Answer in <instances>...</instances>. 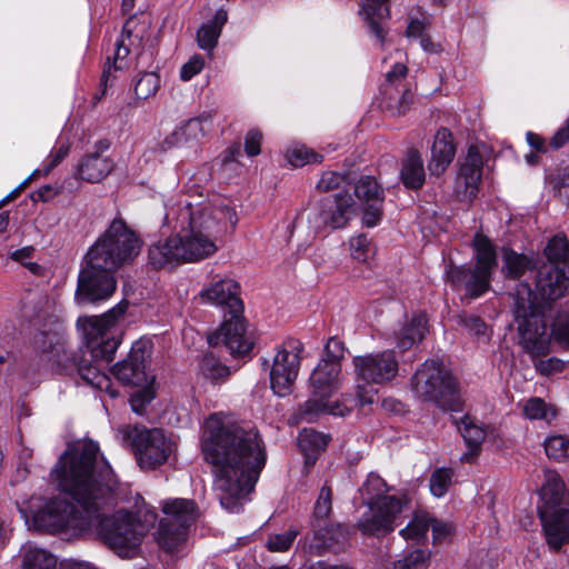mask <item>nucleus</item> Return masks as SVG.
Listing matches in <instances>:
<instances>
[{
	"label": "nucleus",
	"mask_w": 569,
	"mask_h": 569,
	"mask_svg": "<svg viewBox=\"0 0 569 569\" xmlns=\"http://www.w3.org/2000/svg\"><path fill=\"white\" fill-rule=\"evenodd\" d=\"M52 476L58 488L88 512L86 535L99 539L120 557L134 555L147 526L131 511L107 515V509L116 503L119 481L96 442L87 441L67 450Z\"/></svg>",
	"instance_id": "1"
},
{
	"label": "nucleus",
	"mask_w": 569,
	"mask_h": 569,
	"mask_svg": "<svg viewBox=\"0 0 569 569\" xmlns=\"http://www.w3.org/2000/svg\"><path fill=\"white\" fill-rule=\"evenodd\" d=\"M569 289V277L565 268L553 263L542 264L536 276L537 301L549 302L563 297Z\"/></svg>",
	"instance_id": "19"
},
{
	"label": "nucleus",
	"mask_w": 569,
	"mask_h": 569,
	"mask_svg": "<svg viewBox=\"0 0 569 569\" xmlns=\"http://www.w3.org/2000/svg\"><path fill=\"white\" fill-rule=\"evenodd\" d=\"M174 216V229L184 263L199 262L212 257L218 251V234L226 231L227 224L234 227L238 218L230 207L209 203H179L167 214Z\"/></svg>",
	"instance_id": "4"
},
{
	"label": "nucleus",
	"mask_w": 569,
	"mask_h": 569,
	"mask_svg": "<svg viewBox=\"0 0 569 569\" xmlns=\"http://www.w3.org/2000/svg\"><path fill=\"white\" fill-rule=\"evenodd\" d=\"M356 202L349 192H338L322 199L309 217L315 232L326 227L332 229L343 228L355 216Z\"/></svg>",
	"instance_id": "15"
},
{
	"label": "nucleus",
	"mask_w": 569,
	"mask_h": 569,
	"mask_svg": "<svg viewBox=\"0 0 569 569\" xmlns=\"http://www.w3.org/2000/svg\"><path fill=\"white\" fill-rule=\"evenodd\" d=\"M352 367L358 382L383 386L398 376L399 360L387 349L353 357Z\"/></svg>",
	"instance_id": "14"
},
{
	"label": "nucleus",
	"mask_w": 569,
	"mask_h": 569,
	"mask_svg": "<svg viewBox=\"0 0 569 569\" xmlns=\"http://www.w3.org/2000/svg\"><path fill=\"white\" fill-rule=\"evenodd\" d=\"M309 381L312 395L331 398L341 388V363L320 360Z\"/></svg>",
	"instance_id": "22"
},
{
	"label": "nucleus",
	"mask_w": 569,
	"mask_h": 569,
	"mask_svg": "<svg viewBox=\"0 0 569 569\" xmlns=\"http://www.w3.org/2000/svg\"><path fill=\"white\" fill-rule=\"evenodd\" d=\"M114 168L109 157L92 152L86 154L78 164L76 177L89 183L102 181Z\"/></svg>",
	"instance_id": "28"
},
{
	"label": "nucleus",
	"mask_w": 569,
	"mask_h": 569,
	"mask_svg": "<svg viewBox=\"0 0 569 569\" xmlns=\"http://www.w3.org/2000/svg\"><path fill=\"white\" fill-rule=\"evenodd\" d=\"M381 204L382 203H376V202L367 204V207L363 211V217H362V221L367 227H369V228L375 227L381 220V217H382Z\"/></svg>",
	"instance_id": "62"
},
{
	"label": "nucleus",
	"mask_w": 569,
	"mask_h": 569,
	"mask_svg": "<svg viewBox=\"0 0 569 569\" xmlns=\"http://www.w3.org/2000/svg\"><path fill=\"white\" fill-rule=\"evenodd\" d=\"M453 477V471L449 468H438L430 477V491L437 497L441 498L448 491Z\"/></svg>",
	"instance_id": "45"
},
{
	"label": "nucleus",
	"mask_w": 569,
	"mask_h": 569,
	"mask_svg": "<svg viewBox=\"0 0 569 569\" xmlns=\"http://www.w3.org/2000/svg\"><path fill=\"white\" fill-rule=\"evenodd\" d=\"M553 192L567 204H569V168L552 173L547 178Z\"/></svg>",
	"instance_id": "49"
},
{
	"label": "nucleus",
	"mask_w": 569,
	"mask_h": 569,
	"mask_svg": "<svg viewBox=\"0 0 569 569\" xmlns=\"http://www.w3.org/2000/svg\"><path fill=\"white\" fill-rule=\"evenodd\" d=\"M160 88V77L157 72H144L134 84V94L137 99L147 100L154 96Z\"/></svg>",
	"instance_id": "41"
},
{
	"label": "nucleus",
	"mask_w": 569,
	"mask_h": 569,
	"mask_svg": "<svg viewBox=\"0 0 569 569\" xmlns=\"http://www.w3.org/2000/svg\"><path fill=\"white\" fill-rule=\"evenodd\" d=\"M201 452L211 466L220 505L238 513L259 479L267 453L258 429L223 412L209 416L201 436Z\"/></svg>",
	"instance_id": "2"
},
{
	"label": "nucleus",
	"mask_w": 569,
	"mask_h": 569,
	"mask_svg": "<svg viewBox=\"0 0 569 569\" xmlns=\"http://www.w3.org/2000/svg\"><path fill=\"white\" fill-rule=\"evenodd\" d=\"M328 445V437L313 429L305 428L298 436V446L305 453L307 461L315 460L316 455Z\"/></svg>",
	"instance_id": "33"
},
{
	"label": "nucleus",
	"mask_w": 569,
	"mask_h": 569,
	"mask_svg": "<svg viewBox=\"0 0 569 569\" xmlns=\"http://www.w3.org/2000/svg\"><path fill=\"white\" fill-rule=\"evenodd\" d=\"M362 14L368 32L382 46L390 19L389 0H363Z\"/></svg>",
	"instance_id": "24"
},
{
	"label": "nucleus",
	"mask_w": 569,
	"mask_h": 569,
	"mask_svg": "<svg viewBox=\"0 0 569 569\" xmlns=\"http://www.w3.org/2000/svg\"><path fill=\"white\" fill-rule=\"evenodd\" d=\"M204 67V60L201 56H192L180 70V78L183 81L191 80L194 76L200 73Z\"/></svg>",
	"instance_id": "58"
},
{
	"label": "nucleus",
	"mask_w": 569,
	"mask_h": 569,
	"mask_svg": "<svg viewBox=\"0 0 569 569\" xmlns=\"http://www.w3.org/2000/svg\"><path fill=\"white\" fill-rule=\"evenodd\" d=\"M457 323L476 337L486 335L487 326L479 317L460 315L457 319Z\"/></svg>",
	"instance_id": "55"
},
{
	"label": "nucleus",
	"mask_w": 569,
	"mask_h": 569,
	"mask_svg": "<svg viewBox=\"0 0 569 569\" xmlns=\"http://www.w3.org/2000/svg\"><path fill=\"white\" fill-rule=\"evenodd\" d=\"M345 343L336 337L330 338L325 347L323 361H332L341 363L345 358Z\"/></svg>",
	"instance_id": "56"
},
{
	"label": "nucleus",
	"mask_w": 569,
	"mask_h": 569,
	"mask_svg": "<svg viewBox=\"0 0 569 569\" xmlns=\"http://www.w3.org/2000/svg\"><path fill=\"white\" fill-rule=\"evenodd\" d=\"M239 284L230 279H220L204 287L199 292L202 302L216 306H224L231 312H243V303L239 297Z\"/></svg>",
	"instance_id": "21"
},
{
	"label": "nucleus",
	"mask_w": 569,
	"mask_h": 569,
	"mask_svg": "<svg viewBox=\"0 0 569 569\" xmlns=\"http://www.w3.org/2000/svg\"><path fill=\"white\" fill-rule=\"evenodd\" d=\"M543 446L549 459L557 462L569 460V439L567 437L561 435L550 436L545 440Z\"/></svg>",
	"instance_id": "40"
},
{
	"label": "nucleus",
	"mask_w": 569,
	"mask_h": 569,
	"mask_svg": "<svg viewBox=\"0 0 569 569\" xmlns=\"http://www.w3.org/2000/svg\"><path fill=\"white\" fill-rule=\"evenodd\" d=\"M212 116L209 112H204L198 117L191 118L187 120L183 126L187 131V136L191 139V141H197L199 138L203 137L206 128L204 123H211Z\"/></svg>",
	"instance_id": "52"
},
{
	"label": "nucleus",
	"mask_w": 569,
	"mask_h": 569,
	"mask_svg": "<svg viewBox=\"0 0 569 569\" xmlns=\"http://www.w3.org/2000/svg\"><path fill=\"white\" fill-rule=\"evenodd\" d=\"M208 341L212 346L224 345L233 357L247 356L254 346L253 336L248 330L242 312H231L230 318L223 321Z\"/></svg>",
	"instance_id": "17"
},
{
	"label": "nucleus",
	"mask_w": 569,
	"mask_h": 569,
	"mask_svg": "<svg viewBox=\"0 0 569 569\" xmlns=\"http://www.w3.org/2000/svg\"><path fill=\"white\" fill-rule=\"evenodd\" d=\"M131 446L141 469H154L168 461L176 449L174 442L158 428L136 427L130 436Z\"/></svg>",
	"instance_id": "13"
},
{
	"label": "nucleus",
	"mask_w": 569,
	"mask_h": 569,
	"mask_svg": "<svg viewBox=\"0 0 569 569\" xmlns=\"http://www.w3.org/2000/svg\"><path fill=\"white\" fill-rule=\"evenodd\" d=\"M349 412V408L339 402H331L329 397H311L301 403L295 416L298 421L313 422L321 415L330 413L333 416H345Z\"/></svg>",
	"instance_id": "27"
},
{
	"label": "nucleus",
	"mask_w": 569,
	"mask_h": 569,
	"mask_svg": "<svg viewBox=\"0 0 569 569\" xmlns=\"http://www.w3.org/2000/svg\"><path fill=\"white\" fill-rule=\"evenodd\" d=\"M537 510L547 545L559 551L569 543V492L556 471L545 473Z\"/></svg>",
	"instance_id": "7"
},
{
	"label": "nucleus",
	"mask_w": 569,
	"mask_h": 569,
	"mask_svg": "<svg viewBox=\"0 0 569 569\" xmlns=\"http://www.w3.org/2000/svg\"><path fill=\"white\" fill-rule=\"evenodd\" d=\"M345 181V177L337 172H325L317 183V188L321 191L333 190Z\"/></svg>",
	"instance_id": "61"
},
{
	"label": "nucleus",
	"mask_w": 569,
	"mask_h": 569,
	"mask_svg": "<svg viewBox=\"0 0 569 569\" xmlns=\"http://www.w3.org/2000/svg\"><path fill=\"white\" fill-rule=\"evenodd\" d=\"M483 159L477 146H470L463 158L456 181V191L463 200H472L479 190Z\"/></svg>",
	"instance_id": "20"
},
{
	"label": "nucleus",
	"mask_w": 569,
	"mask_h": 569,
	"mask_svg": "<svg viewBox=\"0 0 569 569\" xmlns=\"http://www.w3.org/2000/svg\"><path fill=\"white\" fill-rule=\"evenodd\" d=\"M400 179L406 188L418 190L426 180L423 159L416 149H410L402 161Z\"/></svg>",
	"instance_id": "29"
},
{
	"label": "nucleus",
	"mask_w": 569,
	"mask_h": 569,
	"mask_svg": "<svg viewBox=\"0 0 569 569\" xmlns=\"http://www.w3.org/2000/svg\"><path fill=\"white\" fill-rule=\"evenodd\" d=\"M522 412L527 419L550 422L556 418V409L542 398L532 397L523 403Z\"/></svg>",
	"instance_id": "38"
},
{
	"label": "nucleus",
	"mask_w": 569,
	"mask_h": 569,
	"mask_svg": "<svg viewBox=\"0 0 569 569\" xmlns=\"http://www.w3.org/2000/svg\"><path fill=\"white\" fill-rule=\"evenodd\" d=\"M551 336L557 342L569 347V307L557 313L551 326Z\"/></svg>",
	"instance_id": "46"
},
{
	"label": "nucleus",
	"mask_w": 569,
	"mask_h": 569,
	"mask_svg": "<svg viewBox=\"0 0 569 569\" xmlns=\"http://www.w3.org/2000/svg\"><path fill=\"white\" fill-rule=\"evenodd\" d=\"M535 267V260L526 254L518 253L513 250H506L503 252V268L508 277L519 278L523 276L526 271L532 270Z\"/></svg>",
	"instance_id": "35"
},
{
	"label": "nucleus",
	"mask_w": 569,
	"mask_h": 569,
	"mask_svg": "<svg viewBox=\"0 0 569 569\" xmlns=\"http://www.w3.org/2000/svg\"><path fill=\"white\" fill-rule=\"evenodd\" d=\"M187 131L184 130V126L181 124L177 129H174L170 134H168L159 144L162 151H168L172 148H179L191 143V139L187 136Z\"/></svg>",
	"instance_id": "54"
},
{
	"label": "nucleus",
	"mask_w": 569,
	"mask_h": 569,
	"mask_svg": "<svg viewBox=\"0 0 569 569\" xmlns=\"http://www.w3.org/2000/svg\"><path fill=\"white\" fill-rule=\"evenodd\" d=\"M429 528L430 518L428 515H416L399 533L405 540L420 541L426 537Z\"/></svg>",
	"instance_id": "42"
},
{
	"label": "nucleus",
	"mask_w": 569,
	"mask_h": 569,
	"mask_svg": "<svg viewBox=\"0 0 569 569\" xmlns=\"http://www.w3.org/2000/svg\"><path fill=\"white\" fill-rule=\"evenodd\" d=\"M183 263L184 260L177 234L153 242L148 248V264L153 269L174 268Z\"/></svg>",
	"instance_id": "25"
},
{
	"label": "nucleus",
	"mask_w": 569,
	"mask_h": 569,
	"mask_svg": "<svg viewBox=\"0 0 569 569\" xmlns=\"http://www.w3.org/2000/svg\"><path fill=\"white\" fill-rule=\"evenodd\" d=\"M331 511L332 490L330 486L325 483L315 503L312 520L313 537L317 541L316 548L319 550L335 549L336 545H343L347 540V530L342 526H322Z\"/></svg>",
	"instance_id": "16"
},
{
	"label": "nucleus",
	"mask_w": 569,
	"mask_h": 569,
	"mask_svg": "<svg viewBox=\"0 0 569 569\" xmlns=\"http://www.w3.org/2000/svg\"><path fill=\"white\" fill-rule=\"evenodd\" d=\"M199 372L211 382H219L229 377L230 369L213 353H206L199 362Z\"/></svg>",
	"instance_id": "36"
},
{
	"label": "nucleus",
	"mask_w": 569,
	"mask_h": 569,
	"mask_svg": "<svg viewBox=\"0 0 569 569\" xmlns=\"http://www.w3.org/2000/svg\"><path fill=\"white\" fill-rule=\"evenodd\" d=\"M187 537L188 530L179 528L178 526H171L169 522H160L156 539L160 548L167 552H172L178 550L186 541Z\"/></svg>",
	"instance_id": "32"
},
{
	"label": "nucleus",
	"mask_w": 569,
	"mask_h": 569,
	"mask_svg": "<svg viewBox=\"0 0 569 569\" xmlns=\"http://www.w3.org/2000/svg\"><path fill=\"white\" fill-rule=\"evenodd\" d=\"M429 555L421 549L413 550L395 563V569H427Z\"/></svg>",
	"instance_id": "51"
},
{
	"label": "nucleus",
	"mask_w": 569,
	"mask_h": 569,
	"mask_svg": "<svg viewBox=\"0 0 569 569\" xmlns=\"http://www.w3.org/2000/svg\"><path fill=\"white\" fill-rule=\"evenodd\" d=\"M221 32L214 24L203 23L197 32V42L200 49L212 51L218 43Z\"/></svg>",
	"instance_id": "50"
},
{
	"label": "nucleus",
	"mask_w": 569,
	"mask_h": 569,
	"mask_svg": "<svg viewBox=\"0 0 569 569\" xmlns=\"http://www.w3.org/2000/svg\"><path fill=\"white\" fill-rule=\"evenodd\" d=\"M60 343V338L54 331H41L33 337V347L37 351L54 352Z\"/></svg>",
	"instance_id": "53"
},
{
	"label": "nucleus",
	"mask_w": 569,
	"mask_h": 569,
	"mask_svg": "<svg viewBox=\"0 0 569 569\" xmlns=\"http://www.w3.org/2000/svg\"><path fill=\"white\" fill-rule=\"evenodd\" d=\"M458 429L469 447V451L461 456V461L469 462L478 455L481 443L486 438V432L482 427L475 423L468 416L461 419L458 423Z\"/></svg>",
	"instance_id": "30"
},
{
	"label": "nucleus",
	"mask_w": 569,
	"mask_h": 569,
	"mask_svg": "<svg viewBox=\"0 0 569 569\" xmlns=\"http://www.w3.org/2000/svg\"><path fill=\"white\" fill-rule=\"evenodd\" d=\"M349 243L351 256L360 262H367L375 254V247L366 234L351 238Z\"/></svg>",
	"instance_id": "47"
},
{
	"label": "nucleus",
	"mask_w": 569,
	"mask_h": 569,
	"mask_svg": "<svg viewBox=\"0 0 569 569\" xmlns=\"http://www.w3.org/2000/svg\"><path fill=\"white\" fill-rule=\"evenodd\" d=\"M390 487L377 473H369L360 488L368 510L358 519L356 527L365 536L385 537L398 526L397 519L408 505L407 496L389 495Z\"/></svg>",
	"instance_id": "6"
},
{
	"label": "nucleus",
	"mask_w": 569,
	"mask_h": 569,
	"mask_svg": "<svg viewBox=\"0 0 569 569\" xmlns=\"http://www.w3.org/2000/svg\"><path fill=\"white\" fill-rule=\"evenodd\" d=\"M39 501L40 499L32 498L30 506L19 507L28 527L50 533H86L89 517L83 508L82 512H78L71 502L56 498L47 501L39 510H33V507H39Z\"/></svg>",
	"instance_id": "10"
},
{
	"label": "nucleus",
	"mask_w": 569,
	"mask_h": 569,
	"mask_svg": "<svg viewBox=\"0 0 569 569\" xmlns=\"http://www.w3.org/2000/svg\"><path fill=\"white\" fill-rule=\"evenodd\" d=\"M56 362L62 372H69L76 367V360L59 343L54 350Z\"/></svg>",
	"instance_id": "63"
},
{
	"label": "nucleus",
	"mask_w": 569,
	"mask_h": 569,
	"mask_svg": "<svg viewBox=\"0 0 569 569\" xmlns=\"http://www.w3.org/2000/svg\"><path fill=\"white\" fill-rule=\"evenodd\" d=\"M408 72L407 66L397 62L393 64L392 69L386 73V82L381 89L388 88L389 90H393L395 88H399L402 79L406 78Z\"/></svg>",
	"instance_id": "57"
},
{
	"label": "nucleus",
	"mask_w": 569,
	"mask_h": 569,
	"mask_svg": "<svg viewBox=\"0 0 569 569\" xmlns=\"http://www.w3.org/2000/svg\"><path fill=\"white\" fill-rule=\"evenodd\" d=\"M563 367L565 362L558 358H549L535 362L536 370L543 376H550L555 372H560L563 370Z\"/></svg>",
	"instance_id": "60"
},
{
	"label": "nucleus",
	"mask_w": 569,
	"mask_h": 569,
	"mask_svg": "<svg viewBox=\"0 0 569 569\" xmlns=\"http://www.w3.org/2000/svg\"><path fill=\"white\" fill-rule=\"evenodd\" d=\"M513 313L520 345L532 359L550 352L551 333L547 330L543 306L537 301L531 287L526 282L517 286Z\"/></svg>",
	"instance_id": "8"
},
{
	"label": "nucleus",
	"mask_w": 569,
	"mask_h": 569,
	"mask_svg": "<svg viewBox=\"0 0 569 569\" xmlns=\"http://www.w3.org/2000/svg\"><path fill=\"white\" fill-rule=\"evenodd\" d=\"M427 332V319L423 315L415 316L400 331L397 347L401 351L410 349L420 342Z\"/></svg>",
	"instance_id": "31"
},
{
	"label": "nucleus",
	"mask_w": 569,
	"mask_h": 569,
	"mask_svg": "<svg viewBox=\"0 0 569 569\" xmlns=\"http://www.w3.org/2000/svg\"><path fill=\"white\" fill-rule=\"evenodd\" d=\"M164 517L160 522H169L171 526H178L184 530L194 523L198 518V508L194 501L190 499L174 498L166 500L162 505Z\"/></svg>",
	"instance_id": "26"
},
{
	"label": "nucleus",
	"mask_w": 569,
	"mask_h": 569,
	"mask_svg": "<svg viewBox=\"0 0 569 569\" xmlns=\"http://www.w3.org/2000/svg\"><path fill=\"white\" fill-rule=\"evenodd\" d=\"M381 93L383 94L385 107L392 116H401L406 113L413 101V94L410 90H400L399 88L389 90L386 88L381 89Z\"/></svg>",
	"instance_id": "34"
},
{
	"label": "nucleus",
	"mask_w": 569,
	"mask_h": 569,
	"mask_svg": "<svg viewBox=\"0 0 569 569\" xmlns=\"http://www.w3.org/2000/svg\"><path fill=\"white\" fill-rule=\"evenodd\" d=\"M357 198L367 204L382 203L385 196L383 190L377 180L370 176L361 177L355 187Z\"/></svg>",
	"instance_id": "37"
},
{
	"label": "nucleus",
	"mask_w": 569,
	"mask_h": 569,
	"mask_svg": "<svg viewBox=\"0 0 569 569\" xmlns=\"http://www.w3.org/2000/svg\"><path fill=\"white\" fill-rule=\"evenodd\" d=\"M150 355L151 346L148 341L133 342L128 358L113 367V375L124 385H147L146 362Z\"/></svg>",
	"instance_id": "18"
},
{
	"label": "nucleus",
	"mask_w": 569,
	"mask_h": 569,
	"mask_svg": "<svg viewBox=\"0 0 569 569\" xmlns=\"http://www.w3.org/2000/svg\"><path fill=\"white\" fill-rule=\"evenodd\" d=\"M303 343L296 338H287L277 348L270 370V386L278 397L291 393L299 375Z\"/></svg>",
	"instance_id": "12"
},
{
	"label": "nucleus",
	"mask_w": 569,
	"mask_h": 569,
	"mask_svg": "<svg viewBox=\"0 0 569 569\" xmlns=\"http://www.w3.org/2000/svg\"><path fill=\"white\" fill-rule=\"evenodd\" d=\"M411 389L418 399L431 402L441 410L461 409L458 381L440 360H426L413 373Z\"/></svg>",
	"instance_id": "9"
},
{
	"label": "nucleus",
	"mask_w": 569,
	"mask_h": 569,
	"mask_svg": "<svg viewBox=\"0 0 569 569\" xmlns=\"http://www.w3.org/2000/svg\"><path fill=\"white\" fill-rule=\"evenodd\" d=\"M297 536L298 531L295 529H289L282 533L270 535L266 546L271 552H284L289 550Z\"/></svg>",
	"instance_id": "48"
},
{
	"label": "nucleus",
	"mask_w": 569,
	"mask_h": 569,
	"mask_svg": "<svg viewBox=\"0 0 569 569\" xmlns=\"http://www.w3.org/2000/svg\"><path fill=\"white\" fill-rule=\"evenodd\" d=\"M476 266L450 264L446 269L448 282L455 287H463L466 296L476 299L490 288V280L497 267V253L490 240L477 233L473 239Z\"/></svg>",
	"instance_id": "11"
},
{
	"label": "nucleus",
	"mask_w": 569,
	"mask_h": 569,
	"mask_svg": "<svg viewBox=\"0 0 569 569\" xmlns=\"http://www.w3.org/2000/svg\"><path fill=\"white\" fill-rule=\"evenodd\" d=\"M545 254L550 263L566 261L569 257V241L567 237L560 233L550 239L545 248Z\"/></svg>",
	"instance_id": "44"
},
{
	"label": "nucleus",
	"mask_w": 569,
	"mask_h": 569,
	"mask_svg": "<svg viewBox=\"0 0 569 569\" xmlns=\"http://www.w3.org/2000/svg\"><path fill=\"white\" fill-rule=\"evenodd\" d=\"M142 240L122 219H113L89 248L79 272L74 300L78 305L109 299L117 289L116 271L132 264Z\"/></svg>",
	"instance_id": "3"
},
{
	"label": "nucleus",
	"mask_w": 569,
	"mask_h": 569,
	"mask_svg": "<svg viewBox=\"0 0 569 569\" xmlns=\"http://www.w3.org/2000/svg\"><path fill=\"white\" fill-rule=\"evenodd\" d=\"M262 133L259 130H250L244 139V151L249 157H256L261 152Z\"/></svg>",
	"instance_id": "59"
},
{
	"label": "nucleus",
	"mask_w": 569,
	"mask_h": 569,
	"mask_svg": "<svg viewBox=\"0 0 569 569\" xmlns=\"http://www.w3.org/2000/svg\"><path fill=\"white\" fill-rule=\"evenodd\" d=\"M456 156L453 136L447 128H440L433 139L428 169L431 176L440 177Z\"/></svg>",
	"instance_id": "23"
},
{
	"label": "nucleus",
	"mask_w": 569,
	"mask_h": 569,
	"mask_svg": "<svg viewBox=\"0 0 569 569\" xmlns=\"http://www.w3.org/2000/svg\"><path fill=\"white\" fill-rule=\"evenodd\" d=\"M322 156L306 146H293L286 151V159L293 167H302L307 163H318L322 161Z\"/></svg>",
	"instance_id": "43"
},
{
	"label": "nucleus",
	"mask_w": 569,
	"mask_h": 569,
	"mask_svg": "<svg viewBox=\"0 0 569 569\" xmlns=\"http://www.w3.org/2000/svg\"><path fill=\"white\" fill-rule=\"evenodd\" d=\"M69 153V147L61 146L53 150L48 157V164L44 167V174H48L54 167H57Z\"/></svg>",
	"instance_id": "64"
},
{
	"label": "nucleus",
	"mask_w": 569,
	"mask_h": 569,
	"mask_svg": "<svg viewBox=\"0 0 569 569\" xmlns=\"http://www.w3.org/2000/svg\"><path fill=\"white\" fill-rule=\"evenodd\" d=\"M127 306V302H120L101 316L80 317L77 321L94 361V365H79L78 373L88 385L109 392L113 398L118 396V392L111 389L110 378L104 373L100 363H109L114 358L120 338L113 328L117 320L124 313Z\"/></svg>",
	"instance_id": "5"
},
{
	"label": "nucleus",
	"mask_w": 569,
	"mask_h": 569,
	"mask_svg": "<svg viewBox=\"0 0 569 569\" xmlns=\"http://www.w3.org/2000/svg\"><path fill=\"white\" fill-rule=\"evenodd\" d=\"M130 24L131 20H128L123 24L121 37L116 43V52L113 57V66L116 70H122L127 67V59L129 54L132 53L130 40L138 41V38L133 37Z\"/></svg>",
	"instance_id": "39"
}]
</instances>
